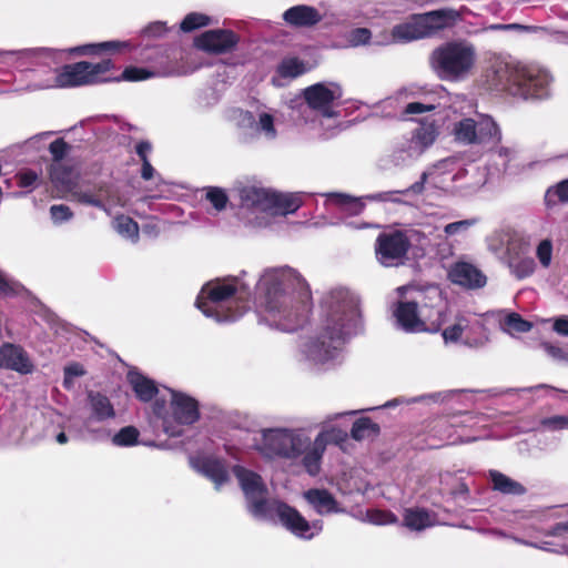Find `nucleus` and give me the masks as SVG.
Returning a JSON list of instances; mask_svg holds the SVG:
<instances>
[{
  "mask_svg": "<svg viewBox=\"0 0 568 568\" xmlns=\"http://www.w3.org/2000/svg\"><path fill=\"white\" fill-rule=\"evenodd\" d=\"M258 287L264 292L265 311L282 329L294 331L304 323L311 292L294 270H268L262 275Z\"/></svg>",
  "mask_w": 568,
  "mask_h": 568,
  "instance_id": "1",
  "label": "nucleus"
},
{
  "mask_svg": "<svg viewBox=\"0 0 568 568\" xmlns=\"http://www.w3.org/2000/svg\"><path fill=\"white\" fill-rule=\"evenodd\" d=\"M234 475L244 493L250 513L261 519L280 521L295 536L310 539L322 530L320 521L310 524L296 509L275 499L267 498V489L261 476L250 469L236 466Z\"/></svg>",
  "mask_w": 568,
  "mask_h": 568,
  "instance_id": "2",
  "label": "nucleus"
},
{
  "mask_svg": "<svg viewBox=\"0 0 568 568\" xmlns=\"http://www.w3.org/2000/svg\"><path fill=\"white\" fill-rule=\"evenodd\" d=\"M475 47L466 41H452L436 48L429 55V65L439 79L462 81L476 65Z\"/></svg>",
  "mask_w": 568,
  "mask_h": 568,
  "instance_id": "3",
  "label": "nucleus"
},
{
  "mask_svg": "<svg viewBox=\"0 0 568 568\" xmlns=\"http://www.w3.org/2000/svg\"><path fill=\"white\" fill-rule=\"evenodd\" d=\"M278 458L301 465L307 474L316 476L323 459V435L314 439L303 428H285Z\"/></svg>",
  "mask_w": 568,
  "mask_h": 568,
  "instance_id": "4",
  "label": "nucleus"
},
{
  "mask_svg": "<svg viewBox=\"0 0 568 568\" xmlns=\"http://www.w3.org/2000/svg\"><path fill=\"white\" fill-rule=\"evenodd\" d=\"M243 206L252 207L270 215H286L301 206L297 194H282L256 186H245L240 190Z\"/></svg>",
  "mask_w": 568,
  "mask_h": 568,
  "instance_id": "5",
  "label": "nucleus"
},
{
  "mask_svg": "<svg viewBox=\"0 0 568 568\" xmlns=\"http://www.w3.org/2000/svg\"><path fill=\"white\" fill-rule=\"evenodd\" d=\"M454 140L464 145L496 144L501 140L498 124L488 115L478 114L476 119L463 118L453 124Z\"/></svg>",
  "mask_w": 568,
  "mask_h": 568,
  "instance_id": "6",
  "label": "nucleus"
},
{
  "mask_svg": "<svg viewBox=\"0 0 568 568\" xmlns=\"http://www.w3.org/2000/svg\"><path fill=\"white\" fill-rule=\"evenodd\" d=\"M239 292V284L235 280H216L206 283L196 300V306L207 317H214L217 322L235 320V314H224L220 304L227 301Z\"/></svg>",
  "mask_w": 568,
  "mask_h": 568,
  "instance_id": "7",
  "label": "nucleus"
},
{
  "mask_svg": "<svg viewBox=\"0 0 568 568\" xmlns=\"http://www.w3.org/2000/svg\"><path fill=\"white\" fill-rule=\"evenodd\" d=\"M112 68L110 60L99 63L78 62L65 65L55 77L54 83L47 84L44 88H69L85 84H92L102 79V75Z\"/></svg>",
  "mask_w": 568,
  "mask_h": 568,
  "instance_id": "8",
  "label": "nucleus"
},
{
  "mask_svg": "<svg viewBox=\"0 0 568 568\" xmlns=\"http://www.w3.org/2000/svg\"><path fill=\"white\" fill-rule=\"evenodd\" d=\"M398 323L412 332L430 331L437 332L443 324V315L434 306L428 308L426 304L418 311L415 303H400L396 311Z\"/></svg>",
  "mask_w": 568,
  "mask_h": 568,
  "instance_id": "9",
  "label": "nucleus"
},
{
  "mask_svg": "<svg viewBox=\"0 0 568 568\" xmlns=\"http://www.w3.org/2000/svg\"><path fill=\"white\" fill-rule=\"evenodd\" d=\"M408 247L409 241L403 232L383 233L376 240L377 261L384 266H396L403 263Z\"/></svg>",
  "mask_w": 568,
  "mask_h": 568,
  "instance_id": "10",
  "label": "nucleus"
},
{
  "mask_svg": "<svg viewBox=\"0 0 568 568\" xmlns=\"http://www.w3.org/2000/svg\"><path fill=\"white\" fill-rule=\"evenodd\" d=\"M342 89L337 83H316L304 90V98L310 108L325 116H333L332 103L342 98Z\"/></svg>",
  "mask_w": 568,
  "mask_h": 568,
  "instance_id": "11",
  "label": "nucleus"
},
{
  "mask_svg": "<svg viewBox=\"0 0 568 568\" xmlns=\"http://www.w3.org/2000/svg\"><path fill=\"white\" fill-rule=\"evenodd\" d=\"M439 134V128L435 120L426 118L413 130L412 138L403 145V151L408 158H418L434 144Z\"/></svg>",
  "mask_w": 568,
  "mask_h": 568,
  "instance_id": "12",
  "label": "nucleus"
},
{
  "mask_svg": "<svg viewBox=\"0 0 568 568\" xmlns=\"http://www.w3.org/2000/svg\"><path fill=\"white\" fill-rule=\"evenodd\" d=\"M525 65L508 58L496 57L491 61L490 70L495 85L521 87V78H525Z\"/></svg>",
  "mask_w": 568,
  "mask_h": 568,
  "instance_id": "13",
  "label": "nucleus"
},
{
  "mask_svg": "<svg viewBox=\"0 0 568 568\" xmlns=\"http://www.w3.org/2000/svg\"><path fill=\"white\" fill-rule=\"evenodd\" d=\"M237 42V38L231 31L210 30L202 33L194 40L196 48L209 53H225L232 50Z\"/></svg>",
  "mask_w": 568,
  "mask_h": 568,
  "instance_id": "14",
  "label": "nucleus"
},
{
  "mask_svg": "<svg viewBox=\"0 0 568 568\" xmlns=\"http://www.w3.org/2000/svg\"><path fill=\"white\" fill-rule=\"evenodd\" d=\"M460 19V13L454 9H440L418 16L424 38L453 27Z\"/></svg>",
  "mask_w": 568,
  "mask_h": 568,
  "instance_id": "15",
  "label": "nucleus"
},
{
  "mask_svg": "<svg viewBox=\"0 0 568 568\" xmlns=\"http://www.w3.org/2000/svg\"><path fill=\"white\" fill-rule=\"evenodd\" d=\"M286 427L263 428L254 437V448L268 459L278 458Z\"/></svg>",
  "mask_w": 568,
  "mask_h": 568,
  "instance_id": "16",
  "label": "nucleus"
},
{
  "mask_svg": "<svg viewBox=\"0 0 568 568\" xmlns=\"http://www.w3.org/2000/svg\"><path fill=\"white\" fill-rule=\"evenodd\" d=\"M342 347L341 337L329 336V343L324 338L311 341L305 345L304 352L307 358L317 364H324L336 358Z\"/></svg>",
  "mask_w": 568,
  "mask_h": 568,
  "instance_id": "17",
  "label": "nucleus"
},
{
  "mask_svg": "<svg viewBox=\"0 0 568 568\" xmlns=\"http://www.w3.org/2000/svg\"><path fill=\"white\" fill-rule=\"evenodd\" d=\"M551 81L552 77L547 71L526 67L525 78H521V87L518 88L516 93H520L524 97H542L546 94V89L551 83Z\"/></svg>",
  "mask_w": 568,
  "mask_h": 568,
  "instance_id": "18",
  "label": "nucleus"
},
{
  "mask_svg": "<svg viewBox=\"0 0 568 568\" xmlns=\"http://www.w3.org/2000/svg\"><path fill=\"white\" fill-rule=\"evenodd\" d=\"M448 276L450 281L468 288L481 287L486 283V277L473 264L458 262L452 266Z\"/></svg>",
  "mask_w": 568,
  "mask_h": 568,
  "instance_id": "19",
  "label": "nucleus"
},
{
  "mask_svg": "<svg viewBox=\"0 0 568 568\" xmlns=\"http://www.w3.org/2000/svg\"><path fill=\"white\" fill-rule=\"evenodd\" d=\"M171 408L174 419L180 424H192L199 417L196 402L182 393L171 392Z\"/></svg>",
  "mask_w": 568,
  "mask_h": 568,
  "instance_id": "20",
  "label": "nucleus"
},
{
  "mask_svg": "<svg viewBox=\"0 0 568 568\" xmlns=\"http://www.w3.org/2000/svg\"><path fill=\"white\" fill-rule=\"evenodd\" d=\"M0 366L6 367L21 374H28L33 366L26 352L14 345L7 344L0 349Z\"/></svg>",
  "mask_w": 568,
  "mask_h": 568,
  "instance_id": "21",
  "label": "nucleus"
},
{
  "mask_svg": "<svg viewBox=\"0 0 568 568\" xmlns=\"http://www.w3.org/2000/svg\"><path fill=\"white\" fill-rule=\"evenodd\" d=\"M423 38L424 36L418 16H415L409 21L395 26L392 33L389 36H385L382 40L377 41V43L386 45L396 42H409Z\"/></svg>",
  "mask_w": 568,
  "mask_h": 568,
  "instance_id": "22",
  "label": "nucleus"
},
{
  "mask_svg": "<svg viewBox=\"0 0 568 568\" xmlns=\"http://www.w3.org/2000/svg\"><path fill=\"white\" fill-rule=\"evenodd\" d=\"M50 176L59 192L71 195L78 189L79 174L61 163L52 165Z\"/></svg>",
  "mask_w": 568,
  "mask_h": 568,
  "instance_id": "23",
  "label": "nucleus"
},
{
  "mask_svg": "<svg viewBox=\"0 0 568 568\" xmlns=\"http://www.w3.org/2000/svg\"><path fill=\"white\" fill-rule=\"evenodd\" d=\"M239 124L243 128H253L256 132L263 134L266 139H275L276 130L274 126V118L265 112L258 114V120L255 121L253 115L248 112H240Z\"/></svg>",
  "mask_w": 568,
  "mask_h": 568,
  "instance_id": "24",
  "label": "nucleus"
},
{
  "mask_svg": "<svg viewBox=\"0 0 568 568\" xmlns=\"http://www.w3.org/2000/svg\"><path fill=\"white\" fill-rule=\"evenodd\" d=\"M88 400L90 410L88 422H103L114 417V408L106 396L90 392L88 394Z\"/></svg>",
  "mask_w": 568,
  "mask_h": 568,
  "instance_id": "25",
  "label": "nucleus"
},
{
  "mask_svg": "<svg viewBox=\"0 0 568 568\" xmlns=\"http://www.w3.org/2000/svg\"><path fill=\"white\" fill-rule=\"evenodd\" d=\"M359 316L357 306L354 302H348L347 304L343 305L338 310L335 311L334 316L332 318L333 323V329H336V326L339 327V333L334 336L333 334H325L322 338L326 336V341L329 343V336L333 337H342V332L345 329V333H349L351 325L355 324ZM343 341V338H341Z\"/></svg>",
  "mask_w": 568,
  "mask_h": 568,
  "instance_id": "26",
  "label": "nucleus"
},
{
  "mask_svg": "<svg viewBox=\"0 0 568 568\" xmlns=\"http://www.w3.org/2000/svg\"><path fill=\"white\" fill-rule=\"evenodd\" d=\"M303 496L320 515L339 511L335 498L325 489H310Z\"/></svg>",
  "mask_w": 568,
  "mask_h": 568,
  "instance_id": "27",
  "label": "nucleus"
},
{
  "mask_svg": "<svg viewBox=\"0 0 568 568\" xmlns=\"http://www.w3.org/2000/svg\"><path fill=\"white\" fill-rule=\"evenodd\" d=\"M285 21L293 26L305 27L320 21V13L312 7L296 6L286 10L283 14Z\"/></svg>",
  "mask_w": 568,
  "mask_h": 568,
  "instance_id": "28",
  "label": "nucleus"
},
{
  "mask_svg": "<svg viewBox=\"0 0 568 568\" xmlns=\"http://www.w3.org/2000/svg\"><path fill=\"white\" fill-rule=\"evenodd\" d=\"M128 379L141 400L148 402L155 395L156 386L154 382L140 373L133 371L129 372Z\"/></svg>",
  "mask_w": 568,
  "mask_h": 568,
  "instance_id": "29",
  "label": "nucleus"
},
{
  "mask_svg": "<svg viewBox=\"0 0 568 568\" xmlns=\"http://www.w3.org/2000/svg\"><path fill=\"white\" fill-rule=\"evenodd\" d=\"M327 197L329 203L339 206L351 215L359 214L365 206L361 197H354L345 193H329Z\"/></svg>",
  "mask_w": 568,
  "mask_h": 568,
  "instance_id": "30",
  "label": "nucleus"
},
{
  "mask_svg": "<svg viewBox=\"0 0 568 568\" xmlns=\"http://www.w3.org/2000/svg\"><path fill=\"white\" fill-rule=\"evenodd\" d=\"M378 434L379 426L368 417L357 419L351 430V436L355 440H371Z\"/></svg>",
  "mask_w": 568,
  "mask_h": 568,
  "instance_id": "31",
  "label": "nucleus"
},
{
  "mask_svg": "<svg viewBox=\"0 0 568 568\" xmlns=\"http://www.w3.org/2000/svg\"><path fill=\"white\" fill-rule=\"evenodd\" d=\"M404 524L412 530H423L434 524L429 514L419 508H409L405 510Z\"/></svg>",
  "mask_w": 568,
  "mask_h": 568,
  "instance_id": "32",
  "label": "nucleus"
},
{
  "mask_svg": "<svg viewBox=\"0 0 568 568\" xmlns=\"http://www.w3.org/2000/svg\"><path fill=\"white\" fill-rule=\"evenodd\" d=\"M305 63L295 58L290 57L282 60V62L277 67V74L284 79H294L298 75H302L306 72Z\"/></svg>",
  "mask_w": 568,
  "mask_h": 568,
  "instance_id": "33",
  "label": "nucleus"
},
{
  "mask_svg": "<svg viewBox=\"0 0 568 568\" xmlns=\"http://www.w3.org/2000/svg\"><path fill=\"white\" fill-rule=\"evenodd\" d=\"M200 470L215 484L217 489L227 479L226 471L219 460H203Z\"/></svg>",
  "mask_w": 568,
  "mask_h": 568,
  "instance_id": "34",
  "label": "nucleus"
},
{
  "mask_svg": "<svg viewBox=\"0 0 568 568\" xmlns=\"http://www.w3.org/2000/svg\"><path fill=\"white\" fill-rule=\"evenodd\" d=\"M115 231L132 241H136L139 237V226L131 217L125 215H119L113 221Z\"/></svg>",
  "mask_w": 568,
  "mask_h": 568,
  "instance_id": "35",
  "label": "nucleus"
},
{
  "mask_svg": "<svg viewBox=\"0 0 568 568\" xmlns=\"http://www.w3.org/2000/svg\"><path fill=\"white\" fill-rule=\"evenodd\" d=\"M491 481L494 484V488L505 493V494H521L524 491L520 484L514 481L513 479L508 478L507 476L497 473L491 471L490 473Z\"/></svg>",
  "mask_w": 568,
  "mask_h": 568,
  "instance_id": "36",
  "label": "nucleus"
},
{
  "mask_svg": "<svg viewBox=\"0 0 568 568\" xmlns=\"http://www.w3.org/2000/svg\"><path fill=\"white\" fill-rule=\"evenodd\" d=\"M72 199L87 205L97 206L99 209H102L103 211H108L109 207L104 204V195L103 190L100 189L97 194L91 193L89 191H80L77 189L72 194Z\"/></svg>",
  "mask_w": 568,
  "mask_h": 568,
  "instance_id": "37",
  "label": "nucleus"
},
{
  "mask_svg": "<svg viewBox=\"0 0 568 568\" xmlns=\"http://www.w3.org/2000/svg\"><path fill=\"white\" fill-rule=\"evenodd\" d=\"M477 224V219H466L445 225L444 233L446 239L464 236Z\"/></svg>",
  "mask_w": 568,
  "mask_h": 568,
  "instance_id": "38",
  "label": "nucleus"
},
{
  "mask_svg": "<svg viewBox=\"0 0 568 568\" xmlns=\"http://www.w3.org/2000/svg\"><path fill=\"white\" fill-rule=\"evenodd\" d=\"M505 331L508 333H525L529 332L532 327L531 323L525 321L516 313L508 314L505 318Z\"/></svg>",
  "mask_w": 568,
  "mask_h": 568,
  "instance_id": "39",
  "label": "nucleus"
},
{
  "mask_svg": "<svg viewBox=\"0 0 568 568\" xmlns=\"http://www.w3.org/2000/svg\"><path fill=\"white\" fill-rule=\"evenodd\" d=\"M210 22H211L210 17H207L203 13L192 12V13H189L183 19V21L181 22V29L184 32H190L197 28L205 27V26L210 24Z\"/></svg>",
  "mask_w": 568,
  "mask_h": 568,
  "instance_id": "40",
  "label": "nucleus"
},
{
  "mask_svg": "<svg viewBox=\"0 0 568 568\" xmlns=\"http://www.w3.org/2000/svg\"><path fill=\"white\" fill-rule=\"evenodd\" d=\"M536 257L544 268H548L551 265L552 242L550 239H544L537 244Z\"/></svg>",
  "mask_w": 568,
  "mask_h": 568,
  "instance_id": "41",
  "label": "nucleus"
},
{
  "mask_svg": "<svg viewBox=\"0 0 568 568\" xmlns=\"http://www.w3.org/2000/svg\"><path fill=\"white\" fill-rule=\"evenodd\" d=\"M513 273L518 278H525L535 273L536 263L531 257L520 258L510 265Z\"/></svg>",
  "mask_w": 568,
  "mask_h": 568,
  "instance_id": "42",
  "label": "nucleus"
},
{
  "mask_svg": "<svg viewBox=\"0 0 568 568\" xmlns=\"http://www.w3.org/2000/svg\"><path fill=\"white\" fill-rule=\"evenodd\" d=\"M138 436L139 432L136 428L126 426L122 428L116 435H114L113 443L118 446H131L135 444Z\"/></svg>",
  "mask_w": 568,
  "mask_h": 568,
  "instance_id": "43",
  "label": "nucleus"
},
{
  "mask_svg": "<svg viewBox=\"0 0 568 568\" xmlns=\"http://www.w3.org/2000/svg\"><path fill=\"white\" fill-rule=\"evenodd\" d=\"M128 44L125 42L120 41H106L99 44H91L82 48L83 53H98L101 51H119L122 48H126Z\"/></svg>",
  "mask_w": 568,
  "mask_h": 568,
  "instance_id": "44",
  "label": "nucleus"
},
{
  "mask_svg": "<svg viewBox=\"0 0 568 568\" xmlns=\"http://www.w3.org/2000/svg\"><path fill=\"white\" fill-rule=\"evenodd\" d=\"M323 435V454L325 453V449H326V446L328 443L331 442H334V443H338V442H342L346 438V433L342 429H338V428H329V427H324L318 434L317 436H322Z\"/></svg>",
  "mask_w": 568,
  "mask_h": 568,
  "instance_id": "45",
  "label": "nucleus"
},
{
  "mask_svg": "<svg viewBox=\"0 0 568 568\" xmlns=\"http://www.w3.org/2000/svg\"><path fill=\"white\" fill-rule=\"evenodd\" d=\"M466 327L467 321L465 318H459L454 325L444 329L443 337L445 342H457Z\"/></svg>",
  "mask_w": 568,
  "mask_h": 568,
  "instance_id": "46",
  "label": "nucleus"
},
{
  "mask_svg": "<svg viewBox=\"0 0 568 568\" xmlns=\"http://www.w3.org/2000/svg\"><path fill=\"white\" fill-rule=\"evenodd\" d=\"M206 199L217 211L225 209L227 203V196L225 192L219 187H210L206 191Z\"/></svg>",
  "mask_w": 568,
  "mask_h": 568,
  "instance_id": "47",
  "label": "nucleus"
},
{
  "mask_svg": "<svg viewBox=\"0 0 568 568\" xmlns=\"http://www.w3.org/2000/svg\"><path fill=\"white\" fill-rule=\"evenodd\" d=\"M541 347L552 359L558 362H568V346L560 347L550 343H542Z\"/></svg>",
  "mask_w": 568,
  "mask_h": 568,
  "instance_id": "48",
  "label": "nucleus"
},
{
  "mask_svg": "<svg viewBox=\"0 0 568 568\" xmlns=\"http://www.w3.org/2000/svg\"><path fill=\"white\" fill-rule=\"evenodd\" d=\"M367 520L374 525H388L396 523V517L387 511L372 510L367 511Z\"/></svg>",
  "mask_w": 568,
  "mask_h": 568,
  "instance_id": "49",
  "label": "nucleus"
},
{
  "mask_svg": "<svg viewBox=\"0 0 568 568\" xmlns=\"http://www.w3.org/2000/svg\"><path fill=\"white\" fill-rule=\"evenodd\" d=\"M83 374H84V369L80 364L73 363V364L68 365L64 368L63 385L67 388H71L73 386V379L75 377L82 376Z\"/></svg>",
  "mask_w": 568,
  "mask_h": 568,
  "instance_id": "50",
  "label": "nucleus"
},
{
  "mask_svg": "<svg viewBox=\"0 0 568 568\" xmlns=\"http://www.w3.org/2000/svg\"><path fill=\"white\" fill-rule=\"evenodd\" d=\"M369 38H371V31L366 28H359V29L352 30L349 32L347 39H348V42L351 43V45L357 47V45L367 43Z\"/></svg>",
  "mask_w": 568,
  "mask_h": 568,
  "instance_id": "51",
  "label": "nucleus"
},
{
  "mask_svg": "<svg viewBox=\"0 0 568 568\" xmlns=\"http://www.w3.org/2000/svg\"><path fill=\"white\" fill-rule=\"evenodd\" d=\"M541 425L550 430L568 429V416L544 418Z\"/></svg>",
  "mask_w": 568,
  "mask_h": 568,
  "instance_id": "52",
  "label": "nucleus"
},
{
  "mask_svg": "<svg viewBox=\"0 0 568 568\" xmlns=\"http://www.w3.org/2000/svg\"><path fill=\"white\" fill-rule=\"evenodd\" d=\"M50 214H51V219L53 220L54 223H61V222L68 221L72 217L71 210L67 205H63V204L52 205L50 207Z\"/></svg>",
  "mask_w": 568,
  "mask_h": 568,
  "instance_id": "53",
  "label": "nucleus"
},
{
  "mask_svg": "<svg viewBox=\"0 0 568 568\" xmlns=\"http://www.w3.org/2000/svg\"><path fill=\"white\" fill-rule=\"evenodd\" d=\"M150 77L151 73L141 68H126L122 73V79L126 81H141Z\"/></svg>",
  "mask_w": 568,
  "mask_h": 568,
  "instance_id": "54",
  "label": "nucleus"
},
{
  "mask_svg": "<svg viewBox=\"0 0 568 568\" xmlns=\"http://www.w3.org/2000/svg\"><path fill=\"white\" fill-rule=\"evenodd\" d=\"M552 329L561 336L568 337V316L562 315L554 318L552 321Z\"/></svg>",
  "mask_w": 568,
  "mask_h": 568,
  "instance_id": "55",
  "label": "nucleus"
},
{
  "mask_svg": "<svg viewBox=\"0 0 568 568\" xmlns=\"http://www.w3.org/2000/svg\"><path fill=\"white\" fill-rule=\"evenodd\" d=\"M67 150H68V145L62 140H55L54 142H52L50 144V152L53 155L55 161L61 160L65 155Z\"/></svg>",
  "mask_w": 568,
  "mask_h": 568,
  "instance_id": "56",
  "label": "nucleus"
},
{
  "mask_svg": "<svg viewBox=\"0 0 568 568\" xmlns=\"http://www.w3.org/2000/svg\"><path fill=\"white\" fill-rule=\"evenodd\" d=\"M434 109L432 104H424L420 102H412L406 105L405 112L408 114L428 112Z\"/></svg>",
  "mask_w": 568,
  "mask_h": 568,
  "instance_id": "57",
  "label": "nucleus"
},
{
  "mask_svg": "<svg viewBox=\"0 0 568 568\" xmlns=\"http://www.w3.org/2000/svg\"><path fill=\"white\" fill-rule=\"evenodd\" d=\"M38 180V175L32 171L21 172L19 174V185L22 187L31 186Z\"/></svg>",
  "mask_w": 568,
  "mask_h": 568,
  "instance_id": "58",
  "label": "nucleus"
},
{
  "mask_svg": "<svg viewBox=\"0 0 568 568\" xmlns=\"http://www.w3.org/2000/svg\"><path fill=\"white\" fill-rule=\"evenodd\" d=\"M103 195H104V204L109 207L108 211H105L106 213H110V211L119 205V206H124L125 205V202L121 200L120 196H115V195H109L105 191H103Z\"/></svg>",
  "mask_w": 568,
  "mask_h": 568,
  "instance_id": "59",
  "label": "nucleus"
},
{
  "mask_svg": "<svg viewBox=\"0 0 568 568\" xmlns=\"http://www.w3.org/2000/svg\"><path fill=\"white\" fill-rule=\"evenodd\" d=\"M499 237H501V241L506 240L507 245L510 247L514 245V241L516 237H518V232L513 229H505L497 233Z\"/></svg>",
  "mask_w": 568,
  "mask_h": 568,
  "instance_id": "60",
  "label": "nucleus"
},
{
  "mask_svg": "<svg viewBox=\"0 0 568 568\" xmlns=\"http://www.w3.org/2000/svg\"><path fill=\"white\" fill-rule=\"evenodd\" d=\"M16 293V288L9 280L0 272V295H9Z\"/></svg>",
  "mask_w": 568,
  "mask_h": 568,
  "instance_id": "61",
  "label": "nucleus"
},
{
  "mask_svg": "<svg viewBox=\"0 0 568 568\" xmlns=\"http://www.w3.org/2000/svg\"><path fill=\"white\" fill-rule=\"evenodd\" d=\"M546 535L557 537L568 535V521L555 525Z\"/></svg>",
  "mask_w": 568,
  "mask_h": 568,
  "instance_id": "62",
  "label": "nucleus"
},
{
  "mask_svg": "<svg viewBox=\"0 0 568 568\" xmlns=\"http://www.w3.org/2000/svg\"><path fill=\"white\" fill-rule=\"evenodd\" d=\"M556 193L561 201L568 202V180L557 185Z\"/></svg>",
  "mask_w": 568,
  "mask_h": 568,
  "instance_id": "63",
  "label": "nucleus"
},
{
  "mask_svg": "<svg viewBox=\"0 0 568 568\" xmlns=\"http://www.w3.org/2000/svg\"><path fill=\"white\" fill-rule=\"evenodd\" d=\"M151 151V145L148 142H141L136 146V153L141 158L142 161L148 159V153Z\"/></svg>",
  "mask_w": 568,
  "mask_h": 568,
  "instance_id": "64",
  "label": "nucleus"
}]
</instances>
